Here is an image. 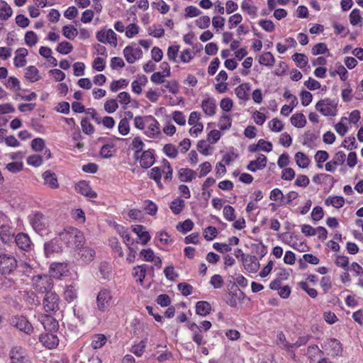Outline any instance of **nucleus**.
I'll use <instances>...</instances> for the list:
<instances>
[{
  "label": "nucleus",
  "instance_id": "41",
  "mask_svg": "<svg viewBox=\"0 0 363 363\" xmlns=\"http://www.w3.org/2000/svg\"><path fill=\"white\" fill-rule=\"evenodd\" d=\"M318 138L317 135L312 131H306L303 135V145H307L308 147H311L312 144L315 140Z\"/></svg>",
  "mask_w": 363,
  "mask_h": 363
},
{
  "label": "nucleus",
  "instance_id": "47",
  "mask_svg": "<svg viewBox=\"0 0 363 363\" xmlns=\"http://www.w3.org/2000/svg\"><path fill=\"white\" fill-rule=\"evenodd\" d=\"M26 44L30 47L34 46L38 42L37 35L32 30L26 32L25 35Z\"/></svg>",
  "mask_w": 363,
  "mask_h": 363
},
{
  "label": "nucleus",
  "instance_id": "31",
  "mask_svg": "<svg viewBox=\"0 0 363 363\" xmlns=\"http://www.w3.org/2000/svg\"><path fill=\"white\" fill-rule=\"evenodd\" d=\"M106 337L104 334H97L93 337L91 346L94 350L99 349L106 344Z\"/></svg>",
  "mask_w": 363,
  "mask_h": 363
},
{
  "label": "nucleus",
  "instance_id": "64",
  "mask_svg": "<svg viewBox=\"0 0 363 363\" xmlns=\"http://www.w3.org/2000/svg\"><path fill=\"white\" fill-rule=\"evenodd\" d=\"M178 289L181 291L182 294L187 296L192 293L193 287L191 285L186 283H179L177 286Z\"/></svg>",
  "mask_w": 363,
  "mask_h": 363
},
{
  "label": "nucleus",
  "instance_id": "34",
  "mask_svg": "<svg viewBox=\"0 0 363 363\" xmlns=\"http://www.w3.org/2000/svg\"><path fill=\"white\" fill-rule=\"evenodd\" d=\"M12 15V9L4 1H0V18L7 20Z\"/></svg>",
  "mask_w": 363,
  "mask_h": 363
},
{
  "label": "nucleus",
  "instance_id": "38",
  "mask_svg": "<svg viewBox=\"0 0 363 363\" xmlns=\"http://www.w3.org/2000/svg\"><path fill=\"white\" fill-rule=\"evenodd\" d=\"M147 32L150 35L155 38H161L164 35V30L160 25H152V26H150L147 29Z\"/></svg>",
  "mask_w": 363,
  "mask_h": 363
},
{
  "label": "nucleus",
  "instance_id": "26",
  "mask_svg": "<svg viewBox=\"0 0 363 363\" xmlns=\"http://www.w3.org/2000/svg\"><path fill=\"white\" fill-rule=\"evenodd\" d=\"M195 177V172L189 168H182L179 172V179L182 182H189Z\"/></svg>",
  "mask_w": 363,
  "mask_h": 363
},
{
  "label": "nucleus",
  "instance_id": "14",
  "mask_svg": "<svg viewBox=\"0 0 363 363\" xmlns=\"http://www.w3.org/2000/svg\"><path fill=\"white\" fill-rule=\"evenodd\" d=\"M16 245L22 250L27 251L31 246V240L29 236L24 233H18L15 238Z\"/></svg>",
  "mask_w": 363,
  "mask_h": 363
},
{
  "label": "nucleus",
  "instance_id": "55",
  "mask_svg": "<svg viewBox=\"0 0 363 363\" xmlns=\"http://www.w3.org/2000/svg\"><path fill=\"white\" fill-rule=\"evenodd\" d=\"M146 347V341L141 340L138 345H133L131 352L138 357H141Z\"/></svg>",
  "mask_w": 363,
  "mask_h": 363
},
{
  "label": "nucleus",
  "instance_id": "61",
  "mask_svg": "<svg viewBox=\"0 0 363 363\" xmlns=\"http://www.w3.org/2000/svg\"><path fill=\"white\" fill-rule=\"evenodd\" d=\"M223 216L229 221H233L235 219V209L231 206H225L223 208Z\"/></svg>",
  "mask_w": 363,
  "mask_h": 363
},
{
  "label": "nucleus",
  "instance_id": "23",
  "mask_svg": "<svg viewBox=\"0 0 363 363\" xmlns=\"http://www.w3.org/2000/svg\"><path fill=\"white\" fill-rule=\"evenodd\" d=\"M250 86L249 83H242L235 89L236 96L241 100L247 101L249 99V91Z\"/></svg>",
  "mask_w": 363,
  "mask_h": 363
},
{
  "label": "nucleus",
  "instance_id": "21",
  "mask_svg": "<svg viewBox=\"0 0 363 363\" xmlns=\"http://www.w3.org/2000/svg\"><path fill=\"white\" fill-rule=\"evenodd\" d=\"M44 328L50 332L56 331L59 328L58 322L50 315H45L41 319Z\"/></svg>",
  "mask_w": 363,
  "mask_h": 363
},
{
  "label": "nucleus",
  "instance_id": "43",
  "mask_svg": "<svg viewBox=\"0 0 363 363\" xmlns=\"http://www.w3.org/2000/svg\"><path fill=\"white\" fill-rule=\"evenodd\" d=\"M64 294L65 298L69 302L74 301L77 296V290L73 286H67Z\"/></svg>",
  "mask_w": 363,
  "mask_h": 363
},
{
  "label": "nucleus",
  "instance_id": "9",
  "mask_svg": "<svg viewBox=\"0 0 363 363\" xmlns=\"http://www.w3.org/2000/svg\"><path fill=\"white\" fill-rule=\"evenodd\" d=\"M11 363H31L26 350L21 347H13L10 352Z\"/></svg>",
  "mask_w": 363,
  "mask_h": 363
},
{
  "label": "nucleus",
  "instance_id": "50",
  "mask_svg": "<svg viewBox=\"0 0 363 363\" xmlns=\"http://www.w3.org/2000/svg\"><path fill=\"white\" fill-rule=\"evenodd\" d=\"M129 131H130V125H129L128 120L126 118H122L120 121L119 124H118V132L122 135H126L128 134Z\"/></svg>",
  "mask_w": 363,
  "mask_h": 363
},
{
  "label": "nucleus",
  "instance_id": "30",
  "mask_svg": "<svg viewBox=\"0 0 363 363\" xmlns=\"http://www.w3.org/2000/svg\"><path fill=\"white\" fill-rule=\"evenodd\" d=\"M295 160L296 164L301 168H306L310 164L309 158L303 152H298L295 154Z\"/></svg>",
  "mask_w": 363,
  "mask_h": 363
},
{
  "label": "nucleus",
  "instance_id": "25",
  "mask_svg": "<svg viewBox=\"0 0 363 363\" xmlns=\"http://www.w3.org/2000/svg\"><path fill=\"white\" fill-rule=\"evenodd\" d=\"M25 77L30 82H37L40 79L39 71L35 66H29L26 68Z\"/></svg>",
  "mask_w": 363,
  "mask_h": 363
},
{
  "label": "nucleus",
  "instance_id": "53",
  "mask_svg": "<svg viewBox=\"0 0 363 363\" xmlns=\"http://www.w3.org/2000/svg\"><path fill=\"white\" fill-rule=\"evenodd\" d=\"M312 54L314 55H318L320 54H325L328 52V49L327 45L324 43H317L312 48Z\"/></svg>",
  "mask_w": 363,
  "mask_h": 363
},
{
  "label": "nucleus",
  "instance_id": "62",
  "mask_svg": "<svg viewBox=\"0 0 363 363\" xmlns=\"http://www.w3.org/2000/svg\"><path fill=\"white\" fill-rule=\"evenodd\" d=\"M211 19L208 16H203L196 21V26L201 29H204L209 27Z\"/></svg>",
  "mask_w": 363,
  "mask_h": 363
},
{
  "label": "nucleus",
  "instance_id": "5",
  "mask_svg": "<svg viewBox=\"0 0 363 363\" xmlns=\"http://www.w3.org/2000/svg\"><path fill=\"white\" fill-rule=\"evenodd\" d=\"M315 108L325 116H335L337 113V104L328 99L319 101L315 105Z\"/></svg>",
  "mask_w": 363,
  "mask_h": 363
},
{
  "label": "nucleus",
  "instance_id": "36",
  "mask_svg": "<svg viewBox=\"0 0 363 363\" xmlns=\"http://www.w3.org/2000/svg\"><path fill=\"white\" fill-rule=\"evenodd\" d=\"M325 203L328 206L332 205L333 207L339 208L343 206L345 199L342 196L328 197L325 200Z\"/></svg>",
  "mask_w": 363,
  "mask_h": 363
},
{
  "label": "nucleus",
  "instance_id": "35",
  "mask_svg": "<svg viewBox=\"0 0 363 363\" xmlns=\"http://www.w3.org/2000/svg\"><path fill=\"white\" fill-rule=\"evenodd\" d=\"M184 206V201L178 198L171 202L169 208L174 214L177 215L182 211Z\"/></svg>",
  "mask_w": 363,
  "mask_h": 363
},
{
  "label": "nucleus",
  "instance_id": "29",
  "mask_svg": "<svg viewBox=\"0 0 363 363\" xmlns=\"http://www.w3.org/2000/svg\"><path fill=\"white\" fill-rule=\"evenodd\" d=\"M151 121L148 126V130L153 136L160 133L158 121L152 116H145V122Z\"/></svg>",
  "mask_w": 363,
  "mask_h": 363
},
{
  "label": "nucleus",
  "instance_id": "48",
  "mask_svg": "<svg viewBox=\"0 0 363 363\" xmlns=\"http://www.w3.org/2000/svg\"><path fill=\"white\" fill-rule=\"evenodd\" d=\"M128 82L126 79H121L117 81H113L110 85V89L116 92L120 89L125 88L128 86Z\"/></svg>",
  "mask_w": 363,
  "mask_h": 363
},
{
  "label": "nucleus",
  "instance_id": "13",
  "mask_svg": "<svg viewBox=\"0 0 363 363\" xmlns=\"http://www.w3.org/2000/svg\"><path fill=\"white\" fill-rule=\"evenodd\" d=\"M140 166L144 169H147L155 163L154 150L149 149L143 151L140 157Z\"/></svg>",
  "mask_w": 363,
  "mask_h": 363
},
{
  "label": "nucleus",
  "instance_id": "56",
  "mask_svg": "<svg viewBox=\"0 0 363 363\" xmlns=\"http://www.w3.org/2000/svg\"><path fill=\"white\" fill-rule=\"evenodd\" d=\"M217 229L213 226L207 227L203 232V236L206 240H212L217 236Z\"/></svg>",
  "mask_w": 363,
  "mask_h": 363
},
{
  "label": "nucleus",
  "instance_id": "22",
  "mask_svg": "<svg viewBox=\"0 0 363 363\" xmlns=\"http://www.w3.org/2000/svg\"><path fill=\"white\" fill-rule=\"evenodd\" d=\"M43 178L44 179L45 184L48 185L50 188H58L59 184L57 177L54 172H52L50 170L45 171L43 174Z\"/></svg>",
  "mask_w": 363,
  "mask_h": 363
},
{
  "label": "nucleus",
  "instance_id": "40",
  "mask_svg": "<svg viewBox=\"0 0 363 363\" xmlns=\"http://www.w3.org/2000/svg\"><path fill=\"white\" fill-rule=\"evenodd\" d=\"M292 59L301 68L306 67L308 62L307 56L302 53H295Z\"/></svg>",
  "mask_w": 363,
  "mask_h": 363
},
{
  "label": "nucleus",
  "instance_id": "12",
  "mask_svg": "<svg viewBox=\"0 0 363 363\" xmlns=\"http://www.w3.org/2000/svg\"><path fill=\"white\" fill-rule=\"evenodd\" d=\"M76 190L81 194L89 199H94L97 196L96 193L91 189L86 181H80L75 185Z\"/></svg>",
  "mask_w": 363,
  "mask_h": 363
},
{
  "label": "nucleus",
  "instance_id": "19",
  "mask_svg": "<svg viewBox=\"0 0 363 363\" xmlns=\"http://www.w3.org/2000/svg\"><path fill=\"white\" fill-rule=\"evenodd\" d=\"M145 227L142 225H135L133 226L132 230L141 240L143 245H146L150 240V235L148 232L145 230Z\"/></svg>",
  "mask_w": 363,
  "mask_h": 363
},
{
  "label": "nucleus",
  "instance_id": "16",
  "mask_svg": "<svg viewBox=\"0 0 363 363\" xmlns=\"http://www.w3.org/2000/svg\"><path fill=\"white\" fill-rule=\"evenodd\" d=\"M67 272V264L65 263H53L50 266V277L55 279H60Z\"/></svg>",
  "mask_w": 363,
  "mask_h": 363
},
{
  "label": "nucleus",
  "instance_id": "63",
  "mask_svg": "<svg viewBox=\"0 0 363 363\" xmlns=\"http://www.w3.org/2000/svg\"><path fill=\"white\" fill-rule=\"evenodd\" d=\"M259 25L267 32H272L275 28L271 20L262 19L259 21Z\"/></svg>",
  "mask_w": 363,
  "mask_h": 363
},
{
  "label": "nucleus",
  "instance_id": "7",
  "mask_svg": "<svg viewBox=\"0 0 363 363\" xmlns=\"http://www.w3.org/2000/svg\"><path fill=\"white\" fill-rule=\"evenodd\" d=\"M60 298L54 291L47 292L43 301L44 309L46 312L55 311L59 309Z\"/></svg>",
  "mask_w": 363,
  "mask_h": 363
},
{
  "label": "nucleus",
  "instance_id": "42",
  "mask_svg": "<svg viewBox=\"0 0 363 363\" xmlns=\"http://www.w3.org/2000/svg\"><path fill=\"white\" fill-rule=\"evenodd\" d=\"M62 32L63 35L69 40H73L78 34L77 28L72 26H65L62 28Z\"/></svg>",
  "mask_w": 363,
  "mask_h": 363
},
{
  "label": "nucleus",
  "instance_id": "33",
  "mask_svg": "<svg viewBox=\"0 0 363 363\" xmlns=\"http://www.w3.org/2000/svg\"><path fill=\"white\" fill-rule=\"evenodd\" d=\"M133 275L134 277H138L136 281L142 284L146 275L145 265L143 264L135 267L133 268Z\"/></svg>",
  "mask_w": 363,
  "mask_h": 363
},
{
  "label": "nucleus",
  "instance_id": "37",
  "mask_svg": "<svg viewBox=\"0 0 363 363\" xmlns=\"http://www.w3.org/2000/svg\"><path fill=\"white\" fill-rule=\"evenodd\" d=\"M331 347L332 356L341 355L342 352V347L341 343L336 339L330 340L329 342Z\"/></svg>",
  "mask_w": 363,
  "mask_h": 363
},
{
  "label": "nucleus",
  "instance_id": "32",
  "mask_svg": "<svg viewBox=\"0 0 363 363\" xmlns=\"http://www.w3.org/2000/svg\"><path fill=\"white\" fill-rule=\"evenodd\" d=\"M274 62V57L270 52H264L259 58V63L267 67H272Z\"/></svg>",
  "mask_w": 363,
  "mask_h": 363
},
{
  "label": "nucleus",
  "instance_id": "24",
  "mask_svg": "<svg viewBox=\"0 0 363 363\" xmlns=\"http://www.w3.org/2000/svg\"><path fill=\"white\" fill-rule=\"evenodd\" d=\"M211 311V304L204 301H198L196 304V314L201 316H206L210 313Z\"/></svg>",
  "mask_w": 363,
  "mask_h": 363
},
{
  "label": "nucleus",
  "instance_id": "1",
  "mask_svg": "<svg viewBox=\"0 0 363 363\" xmlns=\"http://www.w3.org/2000/svg\"><path fill=\"white\" fill-rule=\"evenodd\" d=\"M58 235L60 240L70 249H79L85 243L84 233L77 228L67 226Z\"/></svg>",
  "mask_w": 363,
  "mask_h": 363
},
{
  "label": "nucleus",
  "instance_id": "2",
  "mask_svg": "<svg viewBox=\"0 0 363 363\" xmlns=\"http://www.w3.org/2000/svg\"><path fill=\"white\" fill-rule=\"evenodd\" d=\"M33 289L39 293H47L51 291L53 286V281L50 276L39 274L34 276L32 279Z\"/></svg>",
  "mask_w": 363,
  "mask_h": 363
},
{
  "label": "nucleus",
  "instance_id": "20",
  "mask_svg": "<svg viewBox=\"0 0 363 363\" xmlns=\"http://www.w3.org/2000/svg\"><path fill=\"white\" fill-rule=\"evenodd\" d=\"M201 108L208 116H213L216 113V104L215 99L207 98L202 101Z\"/></svg>",
  "mask_w": 363,
  "mask_h": 363
},
{
  "label": "nucleus",
  "instance_id": "60",
  "mask_svg": "<svg viewBox=\"0 0 363 363\" xmlns=\"http://www.w3.org/2000/svg\"><path fill=\"white\" fill-rule=\"evenodd\" d=\"M269 128L272 131L280 132L282 130L284 125L280 120L274 118L269 123Z\"/></svg>",
  "mask_w": 363,
  "mask_h": 363
},
{
  "label": "nucleus",
  "instance_id": "51",
  "mask_svg": "<svg viewBox=\"0 0 363 363\" xmlns=\"http://www.w3.org/2000/svg\"><path fill=\"white\" fill-rule=\"evenodd\" d=\"M163 151L170 158H175L178 154L177 149L172 144H166L163 147Z\"/></svg>",
  "mask_w": 363,
  "mask_h": 363
},
{
  "label": "nucleus",
  "instance_id": "11",
  "mask_svg": "<svg viewBox=\"0 0 363 363\" xmlns=\"http://www.w3.org/2000/svg\"><path fill=\"white\" fill-rule=\"evenodd\" d=\"M123 55L126 61L130 64H133L141 57L143 51L140 48H133L131 46H127L123 50Z\"/></svg>",
  "mask_w": 363,
  "mask_h": 363
},
{
  "label": "nucleus",
  "instance_id": "10",
  "mask_svg": "<svg viewBox=\"0 0 363 363\" xmlns=\"http://www.w3.org/2000/svg\"><path fill=\"white\" fill-rule=\"evenodd\" d=\"M15 235V229L9 224H2L0 226V239L5 243L9 244L12 242Z\"/></svg>",
  "mask_w": 363,
  "mask_h": 363
},
{
  "label": "nucleus",
  "instance_id": "57",
  "mask_svg": "<svg viewBox=\"0 0 363 363\" xmlns=\"http://www.w3.org/2000/svg\"><path fill=\"white\" fill-rule=\"evenodd\" d=\"M45 146V140L40 138H35L31 142V147L35 152H40L43 150Z\"/></svg>",
  "mask_w": 363,
  "mask_h": 363
},
{
  "label": "nucleus",
  "instance_id": "44",
  "mask_svg": "<svg viewBox=\"0 0 363 363\" xmlns=\"http://www.w3.org/2000/svg\"><path fill=\"white\" fill-rule=\"evenodd\" d=\"M241 8L250 15H255L257 7L251 4V0H245L242 3Z\"/></svg>",
  "mask_w": 363,
  "mask_h": 363
},
{
  "label": "nucleus",
  "instance_id": "54",
  "mask_svg": "<svg viewBox=\"0 0 363 363\" xmlns=\"http://www.w3.org/2000/svg\"><path fill=\"white\" fill-rule=\"evenodd\" d=\"M118 108V105L116 99H109L104 104V110L108 113L115 112Z\"/></svg>",
  "mask_w": 363,
  "mask_h": 363
},
{
  "label": "nucleus",
  "instance_id": "6",
  "mask_svg": "<svg viewBox=\"0 0 363 363\" xmlns=\"http://www.w3.org/2000/svg\"><path fill=\"white\" fill-rule=\"evenodd\" d=\"M10 323L13 327L26 334L30 335L33 332V327L25 316H13L11 318Z\"/></svg>",
  "mask_w": 363,
  "mask_h": 363
},
{
  "label": "nucleus",
  "instance_id": "17",
  "mask_svg": "<svg viewBox=\"0 0 363 363\" xmlns=\"http://www.w3.org/2000/svg\"><path fill=\"white\" fill-rule=\"evenodd\" d=\"M40 341L48 349L55 348L59 343V340L55 335L48 333L40 336Z\"/></svg>",
  "mask_w": 363,
  "mask_h": 363
},
{
  "label": "nucleus",
  "instance_id": "58",
  "mask_svg": "<svg viewBox=\"0 0 363 363\" xmlns=\"http://www.w3.org/2000/svg\"><path fill=\"white\" fill-rule=\"evenodd\" d=\"M362 18L360 16V11L358 9H354L350 14V22L352 26H356L362 21Z\"/></svg>",
  "mask_w": 363,
  "mask_h": 363
},
{
  "label": "nucleus",
  "instance_id": "4",
  "mask_svg": "<svg viewBox=\"0 0 363 363\" xmlns=\"http://www.w3.org/2000/svg\"><path fill=\"white\" fill-rule=\"evenodd\" d=\"M17 263L13 255L4 253L0 257V273L4 275L12 274L17 268Z\"/></svg>",
  "mask_w": 363,
  "mask_h": 363
},
{
  "label": "nucleus",
  "instance_id": "27",
  "mask_svg": "<svg viewBox=\"0 0 363 363\" xmlns=\"http://www.w3.org/2000/svg\"><path fill=\"white\" fill-rule=\"evenodd\" d=\"M95 255V251L89 247H85L82 248L79 252L81 259L85 263H89L91 262L94 259Z\"/></svg>",
  "mask_w": 363,
  "mask_h": 363
},
{
  "label": "nucleus",
  "instance_id": "45",
  "mask_svg": "<svg viewBox=\"0 0 363 363\" xmlns=\"http://www.w3.org/2000/svg\"><path fill=\"white\" fill-rule=\"evenodd\" d=\"M72 49H73L72 45L70 43L67 42V41H63L58 45L56 50L58 52H60L61 54L67 55V54L71 52Z\"/></svg>",
  "mask_w": 363,
  "mask_h": 363
},
{
  "label": "nucleus",
  "instance_id": "59",
  "mask_svg": "<svg viewBox=\"0 0 363 363\" xmlns=\"http://www.w3.org/2000/svg\"><path fill=\"white\" fill-rule=\"evenodd\" d=\"M81 125L83 132L85 134L91 135L94 132V126L88 121L86 118H84L82 119Z\"/></svg>",
  "mask_w": 363,
  "mask_h": 363
},
{
  "label": "nucleus",
  "instance_id": "49",
  "mask_svg": "<svg viewBox=\"0 0 363 363\" xmlns=\"http://www.w3.org/2000/svg\"><path fill=\"white\" fill-rule=\"evenodd\" d=\"M335 263L337 267H342L345 270L349 269V258L346 256L336 255Z\"/></svg>",
  "mask_w": 363,
  "mask_h": 363
},
{
  "label": "nucleus",
  "instance_id": "15",
  "mask_svg": "<svg viewBox=\"0 0 363 363\" xmlns=\"http://www.w3.org/2000/svg\"><path fill=\"white\" fill-rule=\"evenodd\" d=\"M267 161V157L260 154L256 160H252L249 162L247 166V169L252 172L259 169H262L266 167Z\"/></svg>",
  "mask_w": 363,
  "mask_h": 363
},
{
  "label": "nucleus",
  "instance_id": "18",
  "mask_svg": "<svg viewBox=\"0 0 363 363\" xmlns=\"http://www.w3.org/2000/svg\"><path fill=\"white\" fill-rule=\"evenodd\" d=\"M243 263L245 269L251 273L256 272L260 266L256 256L247 255Z\"/></svg>",
  "mask_w": 363,
  "mask_h": 363
},
{
  "label": "nucleus",
  "instance_id": "39",
  "mask_svg": "<svg viewBox=\"0 0 363 363\" xmlns=\"http://www.w3.org/2000/svg\"><path fill=\"white\" fill-rule=\"evenodd\" d=\"M277 340V345H279L281 349L290 351V349H291V344L286 341L285 335L283 332H279L278 333Z\"/></svg>",
  "mask_w": 363,
  "mask_h": 363
},
{
  "label": "nucleus",
  "instance_id": "28",
  "mask_svg": "<svg viewBox=\"0 0 363 363\" xmlns=\"http://www.w3.org/2000/svg\"><path fill=\"white\" fill-rule=\"evenodd\" d=\"M291 123L296 128H303L306 124V119L302 113H297L291 117Z\"/></svg>",
  "mask_w": 363,
  "mask_h": 363
},
{
  "label": "nucleus",
  "instance_id": "3",
  "mask_svg": "<svg viewBox=\"0 0 363 363\" xmlns=\"http://www.w3.org/2000/svg\"><path fill=\"white\" fill-rule=\"evenodd\" d=\"M29 222L33 230L39 234L45 233L49 225L48 218L40 212H35L30 216Z\"/></svg>",
  "mask_w": 363,
  "mask_h": 363
},
{
  "label": "nucleus",
  "instance_id": "8",
  "mask_svg": "<svg viewBox=\"0 0 363 363\" xmlns=\"http://www.w3.org/2000/svg\"><path fill=\"white\" fill-rule=\"evenodd\" d=\"M112 300L111 291L107 289H102L96 297L97 308L101 311H104L109 307Z\"/></svg>",
  "mask_w": 363,
  "mask_h": 363
},
{
  "label": "nucleus",
  "instance_id": "52",
  "mask_svg": "<svg viewBox=\"0 0 363 363\" xmlns=\"http://www.w3.org/2000/svg\"><path fill=\"white\" fill-rule=\"evenodd\" d=\"M184 11L185 18L196 17L201 13V11L197 7L194 6H187L186 8H185Z\"/></svg>",
  "mask_w": 363,
  "mask_h": 363
},
{
  "label": "nucleus",
  "instance_id": "46",
  "mask_svg": "<svg viewBox=\"0 0 363 363\" xmlns=\"http://www.w3.org/2000/svg\"><path fill=\"white\" fill-rule=\"evenodd\" d=\"M194 227V223L190 219H186L182 223H179L177 226L178 230L182 231L183 233H186L192 230Z\"/></svg>",
  "mask_w": 363,
  "mask_h": 363
}]
</instances>
